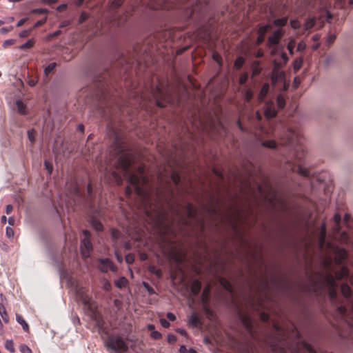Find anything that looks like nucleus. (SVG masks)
Wrapping results in <instances>:
<instances>
[{
    "instance_id": "nucleus-1",
    "label": "nucleus",
    "mask_w": 353,
    "mask_h": 353,
    "mask_svg": "<svg viewBox=\"0 0 353 353\" xmlns=\"http://www.w3.org/2000/svg\"><path fill=\"white\" fill-rule=\"evenodd\" d=\"M131 163L132 157L129 154L121 155L118 161L119 166L123 169V171H125V174L128 175L129 182L134 186L136 193L143 200H145L148 197V194L145 190L141 187V185H143L147 183V179L142 175L143 172V168L141 167L139 168L138 171L141 174L140 176H137L136 174H130L128 172V169L130 166Z\"/></svg>"
},
{
    "instance_id": "nucleus-2",
    "label": "nucleus",
    "mask_w": 353,
    "mask_h": 353,
    "mask_svg": "<svg viewBox=\"0 0 353 353\" xmlns=\"http://www.w3.org/2000/svg\"><path fill=\"white\" fill-rule=\"evenodd\" d=\"M347 274L348 270L346 267H342L340 272L336 273L335 276L328 273L321 278L317 288L321 290L327 291L330 300L333 301L337 295L336 280L347 276Z\"/></svg>"
},
{
    "instance_id": "nucleus-3",
    "label": "nucleus",
    "mask_w": 353,
    "mask_h": 353,
    "mask_svg": "<svg viewBox=\"0 0 353 353\" xmlns=\"http://www.w3.org/2000/svg\"><path fill=\"white\" fill-rule=\"evenodd\" d=\"M108 348L111 349L117 353H123L128 349L127 344L119 336H112L109 337L106 341Z\"/></svg>"
},
{
    "instance_id": "nucleus-4",
    "label": "nucleus",
    "mask_w": 353,
    "mask_h": 353,
    "mask_svg": "<svg viewBox=\"0 0 353 353\" xmlns=\"http://www.w3.org/2000/svg\"><path fill=\"white\" fill-rule=\"evenodd\" d=\"M85 237L81 241V253L84 258H88L90 256V252L92 250V245L89 239L90 232L85 230L83 231Z\"/></svg>"
},
{
    "instance_id": "nucleus-5",
    "label": "nucleus",
    "mask_w": 353,
    "mask_h": 353,
    "mask_svg": "<svg viewBox=\"0 0 353 353\" xmlns=\"http://www.w3.org/2000/svg\"><path fill=\"white\" fill-rule=\"evenodd\" d=\"M274 68L271 74V80L272 83L275 85L279 81H284L285 74L283 71H280L279 70V67L280 66L279 63L276 62V60L273 61Z\"/></svg>"
},
{
    "instance_id": "nucleus-6",
    "label": "nucleus",
    "mask_w": 353,
    "mask_h": 353,
    "mask_svg": "<svg viewBox=\"0 0 353 353\" xmlns=\"http://www.w3.org/2000/svg\"><path fill=\"white\" fill-rule=\"evenodd\" d=\"M328 248L333 252L336 263H341L347 258V254L344 249L332 247L330 244Z\"/></svg>"
},
{
    "instance_id": "nucleus-7",
    "label": "nucleus",
    "mask_w": 353,
    "mask_h": 353,
    "mask_svg": "<svg viewBox=\"0 0 353 353\" xmlns=\"http://www.w3.org/2000/svg\"><path fill=\"white\" fill-rule=\"evenodd\" d=\"M156 99L157 105L159 107H164L166 103H170L168 97L165 95L159 86L157 87L156 91L153 93Z\"/></svg>"
},
{
    "instance_id": "nucleus-8",
    "label": "nucleus",
    "mask_w": 353,
    "mask_h": 353,
    "mask_svg": "<svg viewBox=\"0 0 353 353\" xmlns=\"http://www.w3.org/2000/svg\"><path fill=\"white\" fill-rule=\"evenodd\" d=\"M100 263L101 264L99 265V269L103 272H106L109 270H111L113 272L117 270V268L112 264V261L108 259H101Z\"/></svg>"
},
{
    "instance_id": "nucleus-9",
    "label": "nucleus",
    "mask_w": 353,
    "mask_h": 353,
    "mask_svg": "<svg viewBox=\"0 0 353 353\" xmlns=\"http://www.w3.org/2000/svg\"><path fill=\"white\" fill-rule=\"evenodd\" d=\"M283 34L284 32L281 30H277L274 31L273 34L268 38V43L270 46L277 44L279 42L281 38L283 37Z\"/></svg>"
},
{
    "instance_id": "nucleus-10",
    "label": "nucleus",
    "mask_w": 353,
    "mask_h": 353,
    "mask_svg": "<svg viewBox=\"0 0 353 353\" xmlns=\"http://www.w3.org/2000/svg\"><path fill=\"white\" fill-rule=\"evenodd\" d=\"M264 114L268 119L273 118L276 115V112L272 103L266 104Z\"/></svg>"
},
{
    "instance_id": "nucleus-11",
    "label": "nucleus",
    "mask_w": 353,
    "mask_h": 353,
    "mask_svg": "<svg viewBox=\"0 0 353 353\" xmlns=\"http://www.w3.org/2000/svg\"><path fill=\"white\" fill-rule=\"evenodd\" d=\"M326 234V229L325 225H322L321 228V232L319 234V244L321 249L323 248L325 243V237Z\"/></svg>"
},
{
    "instance_id": "nucleus-12",
    "label": "nucleus",
    "mask_w": 353,
    "mask_h": 353,
    "mask_svg": "<svg viewBox=\"0 0 353 353\" xmlns=\"http://www.w3.org/2000/svg\"><path fill=\"white\" fill-rule=\"evenodd\" d=\"M16 320L22 326V328L25 332L29 331V325L28 323L23 319V317L20 314H16Z\"/></svg>"
},
{
    "instance_id": "nucleus-13",
    "label": "nucleus",
    "mask_w": 353,
    "mask_h": 353,
    "mask_svg": "<svg viewBox=\"0 0 353 353\" xmlns=\"http://www.w3.org/2000/svg\"><path fill=\"white\" fill-rule=\"evenodd\" d=\"M268 90H269V85L268 83L263 84V85L262 86L261 90L259 94V96H258L259 101H262L264 99L267 93L268 92Z\"/></svg>"
},
{
    "instance_id": "nucleus-14",
    "label": "nucleus",
    "mask_w": 353,
    "mask_h": 353,
    "mask_svg": "<svg viewBox=\"0 0 353 353\" xmlns=\"http://www.w3.org/2000/svg\"><path fill=\"white\" fill-rule=\"evenodd\" d=\"M302 351L304 353H316L314 349L307 343L303 341L301 343Z\"/></svg>"
},
{
    "instance_id": "nucleus-15",
    "label": "nucleus",
    "mask_w": 353,
    "mask_h": 353,
    "mask_svg": "<svg viewBox=\"0 0 353 353\" xmlns=\"http://www.w3.org/2000/svg\"><path fill=\"white\" fill-rule=\"evenodd\" d=\"M16 105L17 107V111L19 114H26V107L22 101L17 100L16 101Z\"/></svg>"
},
{
    "instance_id": "nucleus-16",
    "label": "nucleus",
    "mask_w": 353,
    "mask_h": 353,
    "mask_svg": "<svg viewBox=\"0 0 353 353\" xmlns=\"http://www.w3.org/2000/svg\"><path fill=\"white\" fill-rule=\"evenodd\" d=\"M201 283L199 281H194L191 285V292L194 294H196L201 290Z\"/></svg>"
},
{
    "instance_id": "nucleus-17",
    "label": "nucleus",
    "mask_w": 353,
    "mask_h": 353,
    "mask_svg": "<svg viewBox=\"0 0 353 353\" xmlns=\"http://www.w3.org/2000/svg\"><path fill=\"white\" fill-rule=\"evenodd\" d=\"M128 280L125 277H121L114 281V285L119 288H123L126 286Z\"/></svg>"
},
{
    "instance_id": "nucleus-18",
    "label": "nucleus",
    "mask_w": 353,
    "mask_h": 353,
    "mask_svg": "<svg viewBox=\"0 0 353 353\" xmlns=\"http://www.w3.org/2000/svg\"><path fill=\"white\" fill-rule=\"evenodd\" d=\"M276 105L279 108L283 109L285 106V100L282 94H279L276 98Z\"/></svg>"
},
{
    "instance_id": "nucleus-19",
    "label": "nucleus",
    "mask_w": 353,
    "mask_h": 353,
    "mask_svg": "<svg viewBox=\"0 0 353 353\" xmlns=\"http://www.w3.org/2000/svg\"><path fill=\"white\" fill-rule=\"evenodd\" d=\"M199 323V318L195 314H192L189 320V324L192 327H196Z\"/></svg>"
},
{
    "instance_id": "nucleus-20",
    "label": "nucleus",
    "mask_w": 353,
    "mask_h": 353,
    "mask_svg": "<svg viewBox=\"0 0 353 353\" xmlns=\"http://www.w3.org/2000/svg\"><path fill=\"white\" fill-rule=\"evenodd\" d=\"M303 59L301 57L296 59L293 63V68L295 72L299 70L303 65Z\"/></svg>"
},
{
    "instance_id": "nucleus-21",
    "label": "nucleus",
    "mask_w": 353,
    "mask_h": 353,
    "mask_svg": "<svg viewBox=\"0 0 353 353\" xmlns=\"http://www.w3.org/2000/svg\"><path fill=\"white\" fill-rule=\"evenodd\" d=\"M341 293L345 297H349L351 294V289L347 284L341 285Z\"/></svg>"
},
{
    "instance_id": "nucleus-22",
    "label": "nucleus",
    "mask_w": 353,
    "mask_h": 353,
    "mask_svg": "<svg viewBox=\"0 0 353 353\" xmlns=\"http://www.w3.org/2000/svg\"><path fill=\"white\" fill-rule=\"evenodd\" d=\"M0 315L1 316L3 320L8 323L9 321L8 315L6 312V310L2 303H0Z\"/></svg>"
},
{
    "instance_id": "nucleus-23",
    "label": "nucleus",
    "mask_w": 353,
    "mask_h": 353,
    "mask_svg": "<svg viewBox=\"0 0 353 353\" xmlns=\"http://www.w3.org/2000/svg\"><path fill=\"white\" fill-rule=\"evenodd\" d=\"M34 39H30L28 40L25 43L21 45L19 48V49H28L32 48L34 45Z\"/></svg>"
},
{
    "instance_id": "nucleus-24",
    "label": "nucleus",
    "mask_w": 353,
    "mask_h": 353,
    "mask_svg": "<svg viewBox=\"0 0 353 353\" xmlns=\"http://www.w3.org/2000/svg\"><path fill=\"white\" fill-rule=\"evenodd\" d=\"M315 24V19L314 18H309L307 19L304 24V27L305 30L311 29Z\"/></svg>"
},
{
    "instance_id": "nucleus-25",
    "label": "nucleus",
    "mask_w": 353,
    "mask_h": 353,
    "mask_svg": "<svg viewBox=\"0 0 353 353\" xmlns=\"http://www.w3.org/2000/svg\"><path fill=\"white\" fill-rule=\"evenodd\" d=\"M242 323L245 325V327L248 330H250L252 328V321L251 319L248 316H243L241 318Z\"/></svg>"
},
{
    "instance_id": "nucleus-26",
    "label": "nucleus",
    "mask_w": 353,
    "mask_h": 353,
    "mask_svg": "<svg viewBox=\"0 0 353 353\" xmlns=\"http://www.w3.org/2000/svg\"><path fill=\"white\" fill-rule=\"evenodd\" d=\"M288 22V18L287 17H283V18H281V19H277L276 20H274V24L276 26H285Z\"/></svg>"
},
{
    "instance_id": "nucleus-27",
    "label": "nucleus",
    "mask_w": 353,
    "mask_h": 353,
    "mask_svg": "<svg viewBox=\"0 0 353 353\" xmlns=\"http://www.w3.org/2000/svg\"><path fill=\"white\" fill-rule=\"evenodd\" d=\"M91 225L97 231H100L102 230L103 227L101 223L96 219L92 220Z\"/></svg>"
},
{
    "instance_id": "nucleus-28",
    "label": "nucleus",
    "mask_w": 353,
    "mask_h": 353,
    "mask_svg": "<svg viewBox=\"0 0 353 353\" xmlns=\"http://www.w3.org/2000/svg\"><path fill=\"white\" fill-rule=\"evenodd\" d=\"M297 172L302 176H307L309 175V170L307 168H304L301 166H299L297 168Z\"/></svg>"
},
{
    "instance_id": "nucleus-29",
    "label": "nucleus",
    "mask_w": 353,
    "mask_h": 353,
    "mask_svg": "<svg viewBox=\"0 0 353 353\" xmlns=\"http://www.w3.org/2000/svg\"><path fill=\"white\" fill-rule=\"evenodd\" d=\"M263 145L269 148H275L276 146V143L274 140H269L264 141L263 143Z\"/></svg>"
},
{
    "instance_id": "nucleus-30",
    "label": "nucleus",
    "mask_w": 353,
    "mask_h": 353,
    "mask_svg": "<svg viewBox=\"0 0 353 353\" xmlns=\"http://www.w3.org/2000/svg\"><path fill=\"white\" fill-rule=\"evenodd\" d=\"M6 348L10 352H14V343L12 340H7L6 342Z\"/></svg>"
},
{
    "instance_id": "nucleus-31",
    "label": "nucleus",
    "mask_w": 353,
    "mask_h": 353,
    "mask_svg": "<svg viewBox=\"0 0 353 353\" xmlns=\"http://www.w3.org/2000/svg\"><path fill=\"white\" fill-rule=\"evenodd\" d=\"M334 221L336 224V225L334 227V230L338 232L339 230V223L341 221V216L338 214H336L334 216Z\"/></svg>"
},
{
    "instance_id": "nucleus-32",
    "label": "nucleus",
    "mask_w": 353,
    "mask_h": 353,
    "mask_svg": "<svg viewBox=\"0 0 353 353\" xmlns=\"http://www.w3.org/2000/svg\"><path fill=\"white\" fill-rule=\"evenodd\" d=\"M102 288L106 290L109 291L111 289V284L107 279H103L101 281Z\"/></svg>"
},
{
    "instance_id": "nucleus-33",
    "label": "nucleus",
    "mask_w": 353,
    "mask_h": 353,
    "mask_svg": "<svg viewBox=\"0 0 353 353\" xmlns=\"http://www.w3.org/2000/svg\"><path fill=\"white\" fill-rule=\"evenodd\" d=\"M244 63V59L242 57H238L234 62V68L236 69L240 68Z\"/></svg>"
},
{
    "instance_id": "nucleus-34",
    "label": "nucleus",
    "mask_w": 353,
    "mask_h": 353,
    "mask_svg": "<svg viewBox=\"0 0 353 353\" xmlns=\"http://www.w3.org/2000/svg\"><path fill=\"white\" fill-rule=\"evenodd\" d=\"M19 350L21 353H32L30 348L24 344H22L19 346Z\"/></svg>"
},
{
    "instance_id": "nucleus-35",
    "label": "nucleus",
    "mask_w": 353,
    "mask_h": 353,
    "mask_svg": "<svg viewBox=\"0 0 353 353\" xmlns=\"http://www.w3.org/2000/svg\"><path fill=\"white\" fill-rule=\"evenodd\" d=\"M56 66L55 63H50L44 70V72L46 75H48L50 72H51Z\"/></svg>"
},
{
    "instance_id": "nucleus-36",
    "label": "nucleus",
    "mask_w": 353,
    "mask_h": 353,
    "mask_svg": "<svg viewBox=\"0 0 353 353\" xmlns=\"http://www.w3.org/2000/svg\"><path fill=\"white\" fill-rule=\"evenodd\" d=\"M271 28V26L270 25H266V26H261V28H259V34H261V36H263L265 35V32H267V30Z\"/></svg>"
},
{
    "instance_id": "nucleus-37",
    "label": "nucleus",
    "mask_w": 353,
    "mask_h": 353,
    "mask_svg": "<svg viewBox=\"0 0 353 353\" xmlns=\"http://www.w3.org/2000/svg\"><path fill=\"white\" fill-rule=\"evenodd\" d=\"M295 45V41L294 39H291L289 43H288L287 48L289 51V52L292 54H293V48Z\"/></svg>"
},
{
    "instance_id": "nucleus-38",
    "label": "nucleus",
    "mask_w": 353,
    "mask_h": 353,
    "mask_svg": "<svg viewBox=\"0 0 353 353\" xmlns=\"http://www.w3.org/2000/svg\"><path fill=\"white\" fill-rule=\"evenodd\" d=\"M290 26L293 29H299L301 27V23L298 20L294 19L290 21Z\"/></svg>"
},
{
    "instance_id": "nucleus-39",
    "label": "nucleus",
    "mask_w": 353,
    "mask_h": 353,
    "mask_svg": "<svg viewBox=\"0 0 353 353\" xmlns=\"http://www.w3.org/2000/svg\"><path fill=\"white\" fill-rule=\"evenodd\" d=\"M221 284L227 290H228V291L232 290V286H231L230 283L228 281H227L226 280H223V279L221 280Z\"/></svg>"
},
{
    "instance_id": "nucleus-40",
    "label": "nucleus",
    "mask_w": 353,
    "mask_h": 353,
    "mask_svg": "<svg viewBox=\"0 0 353 353\" xmlns=\"http://www.w3.org/2000/svg\"><path fill=\"white\" fill-rule=\"evenodd\" d=\"M32 28H30L29 30H24L19 32V36L21 38L27 37L30 35Z\"/></svg>"
},
{
    "instance_id": "nucleus-41",
    "label": "nucleus",
    "mask_w": 353,
    "mask_h": 353,
    "mask_svg": "<svg viewBox=\"0 0 353 353\" xmlns=\"http://www.w3.org/2000/svg\"><path fill=\"white\" fill-rule=\"evenodd\" d=\"M259 63L258 61H255L253 63V75L258 74L260 72V68H259Z\"/></svg>"
},
{
    "instance_id": "nucleus-42",
    "label": "nucleus",
    "mask_w": 353,
    "mask_h": 353,
    "mask_svg": "<svg viewBox=\"0 0 353 353\" xmlns=\"http://www.w3.org/2000/svg\"><path fill=\"white\" fill-rule=\"evenodd\" d=\"M15 43V40L14 39H7L6 41H3V48H7L10 46H12L13 45L14 43Z\"/></svg>"
},
{
    "instance_id": "nucleus-43",
    "label": "nucleus",
    "mask_w": 353,
    "mask_h": 353,
    "mask_svg": "<svg viewBox=\"0 0 353 353\" xmlns=\"http://www.w3.org/2000/svg\"><path fill=\"white\" fill-rule=\"evenodd\" d=\"M252 92L250 90H248L245 92L244 98L246 101H250L252 98Z\"/></svg>"
},
{
    "instance_id": "nucleus-44",
    "label": "nucleus",
    "mask_w": 353,
    "mask_h": 353,
    "mask_svg": "<svg viewBox=\"0 0 353 353\" xmlns=\"http://www.w3.org/2000/svg\"><path fill=\"white\" fill-rule=\"evenodd\" d=\"M172 181L175 183V184H178L179 183V181H180V176H179L178 174H176V173H173L172 174Z\"/></svg>"
},
{
    "instance_id": "nucleus-45",
    "label": "nucleus",
    "mask_w": 353,
    "mask_h": 353,
    "mask_svg": "<svg viewBox=\"0 0 353 353\" xmlns=\"http://www.w3.org/2000/svg\"><path fill=\"white\" fill-rule=\"evenodd\" d=\"M210 288L209 285H206L203 292V301H205V297L208 295L210 292Z\"/></svg>"
},
{
    "instance_id": "nucleus-46",
    "label": "nucleus",
    "mask_w": 353,
    "mask_h": 353,
    "mask_svg": "<svg viewBox=\"0 0 353 353\" xmlns=\"http://www.w3.org/2000/svg\"><path fill=\"white\" fill-rule=\"evenodd\" d=\"M305 48H306V44L303 41L299 42L297 45V50L298 51H303L305 49Z\"/></svg>"
},
{
    "instance_id": "nucleus-47",
    "label": "nucleus",
    "mask_w": 353,
    "mask_h": 353,
    "mask_svg": "<svg viewBox=\"0 0 353 353\" xmlns=\"http://www.w3.org/2000/svg\"><path fill=\"white\" fill-rule=\"evenodd\" d=\"M44 165L46 167V169L47 170L48 174H51L52 172V165L50 164L47 161H44Z\"/></svg>"
},
{
    "instance_id": "nucleus-48",
    "label": "nucleus",
    "mask_w": 353,
    "mask_h": 353,
    "mask_svg": "<svg viewBox=\"0 0 353 353\" xmlns=\"http://www.w3.org/2000/svg\"><path fill=\"white\" fill-rule=\"evenodd\" d=\"M122 4L121 0H114L112 3V8H119Z\"/></svg>"
},
{
    "instance_id": "nucleus-49",
    "label": "nucleus",
    "mask_w": 353,
    "mask_h": 353,
    "mask_svg": "<svg viewBox=\"0 0 353 353\" xmlns=\"http://www.w3.org/2000/svg\"><path fill=\"white\" fill-rule=\"evenodd\" d=\"M28 137L29 140L32 143L34 141V130H28Z\"/></svg>"
},
{
    "instance_id": "nucleus-50",
    "label": "nucleus",
    "mask_w": 353,
    "mask_h": 353,
    "mask_svg": "<svg viewBox=\"0 0 353 353\" xmlns=\"http://www.w3.org/2000/svg\"><path fill=\"white\" fill-rule=\"evenodd\" d=\"M336 39V36L334 34H330L327 37V43L328 45H330L332 44L334 41Z\"/></svg>"
},
{
    "instance_id": "nucleus-51",
    "label": "nucleus",
    "mask_w": 353,
    "mask_h": 353,
    "mask_svg": "<svg viewBox=\"0 0 353 353\" xmlns=\"http://www.w3.org/2000/svg\"><path fill=\"white\" fill-rule=\"evenodd\" d=\"M134 260V256L132 254H128L125 256V261L128 263H132Z\"/></svg>"
},
{
    "instance_id": "nucleus-52",
    "label": "nucleus",
    "mask_w": 353,
    "mask_h": 353,
    "mask_svg": "<svg viewBox=\"0 0 353 353\" xmlns=\"http://www.w3.org/2000/svg\"><path fill=\"white\" fill-rule=\"evenodd\" d=\"M46 21V18H45V19H41V20L37 21L34 23V26H33L32 29H33V28H37V27H39V26H40L43 25V23H45Z\"/></svg>"
},
{
    "instance_id": "nucleus-53",
    "label": "nucleus",
    "mask_w": 353,
    "mask_h": 353,
    "mask_svg": "<svg viewBox=\"0 0 353 353\" xmlns=\"http://www.w3.org/2000/svg\"><path fill=\"white\" fill-rule=\"evenodd\" d=\"M6 235L9 238L12 237L14 236V231L11 228H10V227L6 228Z\"/></svg>"
},
{
    "instance_id": "nucleus-54",
    "label": "nucleus",
    "mask_w": 353,
    "mask_h": 353,
    "mask_svg": "<svg viewBox=\"0 0 353 353\" xmlns=\"http://www.w3.org/2000/svg\"><path fill=\"white\" fill-rule=\"evenodd\" d=\"M88 18V14L85 12H82L79 19V21L80 23H83V21H85Z\"/></svg>"
},
{
    "instance_id": "nucleus-55",
    "label": "nucleus",
    "mask_w": 353,
    "mask_h": 353,
    "mask_svg": "<svg viewBox=\"0 0 353 353\" xmlns=\"http://www.w3.org/2000/svg\"><path fill=\"white\" fill-rule=\"evenodd\" d=\"M160 323L163 327H168L170 325V323L165 319H160Z\"/></svg>"
},
{
    "instance_id": "nucleus-56",
    "label": "nucleus",
    "mask_w": 353,
    "mask_h": 353,
    "mask_svg": "<svg viewBox=\"0 0 353 353\" xmlns=\"http://www.w3.org/2000/svg\"><path fill=\"white\" fill-rule=\"evenodd\" d=\"M337 310H338V312L339 313V314L341 316L345 315V314L346 312V308L343 306L339 307Z\"/></svg>"
},
{
    "instance_id": "nucleus-57",
    "label": "nucleus",
    "mask_w": 353,
    "mask_h": 353,
    "mask_svg": "<svg viewBox=\"0 0 353 353\" xmlns=\"http://www.w3.org/2000/svg\"><path fill=\"white\" fill-rule=\"evenodd\" d=\"M151 336L152 338H154L155 339H158L161 336V334L157 331H153L151 333Z\"/></svg>"
},
{
    "instance_id": "nucleus-58",
    "label": "nucleus",
    "mask_w": 353,
    "mask_h": 353,
    "mask_svg": "<svg viewBox=\"0 0 353 353\" xmlns=\"http://www.w3.org/2000/svg\"><path fill=\"white\" fill-rule=\"evenodd\" d=\"M81 299L85 305H90V300L88 296H82Z\"/></svg>"
},
{
    "instance_id": "nucleus-59",
    "label": "nucleus",
    "mask_w": 353,
    "mask_h": 353,
    "mask_svg": "<svg viewBox=\"0 0 353 353\" xmlns=\"http://www.w3.org/2000/svg\"><path fill=\"white\" fill-rule=\"evenodd\" d=\"M301 81H300V79L298 77H296L294 79V82H293V85L295 88H296L299 84H300Z\"/></svg>"
},
{
    "instance_id": "nucleus-60",
    "label": "nucleus",
    "mask_w": 353,
    "mask_h": 353,
    "mask_svg": "<svg viewBox=\"0 0 353 353\" xmlns=\"http://www.w3.org/2000/svg\"><path fill=\"white\" fill-rule=\"evenodd\" d=\"M247 78H248V76H247L246 74L241 76L240 78H239V83L241 84L245 83V82L247 81Z\"/></svg>"
},
{
    "instance_id": "nucleus-61",
    "label": "nucleus",
    "mask_w": 353,
    "mask_h": 353,
    "mask_svg": "<svg viewBox=\"0 0 353 353\" xmlns=\"http://www.w3.org/2000/svg\"><path fill=\"white\" fill-rule=\"evenodd\" d=\"M166 316H167L168 319L172 321H174L176 319L175 315L172 312H168Z\"/></svg>"
},
{
    "instance_id": "nucleus-62",
    "label": "nucleus",
    "mask_w": 353,
    "mask_h": 353,
    "mask_svg": "<svg viewBox=\"0 0 353 353\" xmlns=\"http://www.w3.org/2000/svg\"><path fill=\"white\" fill-rule=\"evenodd\" d=\"M111 235L113 238L117 239L119 236V232L117 230L112 229L111 231Z\"/></svg>"
},
{
    "instance_id": "nucleus-63",
    "label": "nucleus",
    "mask_w": 353,
    "mask_h": 353,
    "mask_svg": "<svg viewBox=\"0 0 353 353\" xmlns=\"http://www.w3.org/2000/svg\"><path fill=\"white\" fill-rule=\"evenodd\" d=\"M12 28H13L12 26H10V28L3 27V28H1V32L3 34L7 33L9 31L12 30Z\"/></svg>"
},
{
    "instance_id": "nucleus-64",
    "label": "nucleus",
    "mask_w": 353,
    "mask_h": 353,
    "mask_svg": "<svg viewBox=\"0 0 353 353\" xmlns=\"http://www.w3.org/2000/svg\"><path fill=\"white\" fill-rule=\"evenodd\" d=\"M179 352L180 353H188V350L185 345H181L179 347Z\"/></svg>"
}]
</instances>
